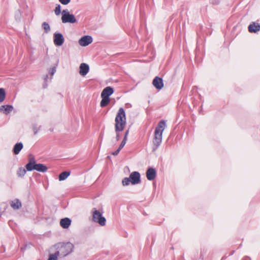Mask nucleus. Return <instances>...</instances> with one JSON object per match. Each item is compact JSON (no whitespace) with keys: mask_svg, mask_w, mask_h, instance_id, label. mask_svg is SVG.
Segmentation results:
<instances>
[{"mask_svg":"<svg viewBox=\"0 0 260 260\" xmlns=\"http://www.w3.org/2000/svg\"><path fill=\"white\" fill-rule=\"evenodd\" d=\"M166 121L161 120L157 124L154 131V138L153 141V151H156L162 142V134L166 127Z\"/></svg>","mask_w":260,"mask_h":260,"instance_id":"f257e3e1","label":"nucleus"},{"mask_svg":"<svg viewBox=\"0 0 260 260\" xmlns=\"http://www.w3.org/2000/svg\"><path fill=\"white\" fill-rule=\"evenodd\" d=\"M93 41V38L89 35H85L82 36L79 40V44L82 47H86L91 44Z\"/></svg>","mask_w":260,"mask_h":260,"instance_id":"1a4fd4ad","label":"nucleus"},{"mask_svg":"<svg viewBox=\"0 0 260 260\" xmlns=\"http://www.w3.org/2000/svg\"><path fill=\"white\" fill-rule=\"evenodd\" d=\"M48 78V75H46L45 77H44V83H43V88H46L48 87V84H47Z\"/></svg>","mask_w":260,"mask_h":260,"instance_id":"c756f323","label":"nucleus"},{"mask_svg":"<svg viewBox=\"0 0 260 260\" xmlns=\"http://www.w3.org/2000/svg\"><path fill=\"white\" fill-rule=\"evenodd\" d=\"M129 176L130 177L131 184L132 185H136L141 183V175L139 172H133L130 174Z\"/></svg>","mask_w":260,"mask_h":260,"instance_id":"6e6552de","label":"nucleus"},{"mask_svg":"<svg viewBox=\"0 0 260 260\" xmlns=\"http://www.w3.org/2000/svg\"><path fill=\"white\" fill-rule=\"evenodd\" d=\"M13 109L14 107L11 105H4L0 106V112L6 115L9 114Z\"/></svg>","mask_w":260,"mask_h":260,"instance_id":"4468645a","label":"nucleus"},{"mask_svg":"<svg viewBox=\"0 0 260 260\" xmlns=\"http://www.w3.org/2000/svg\"><path fill=\"white\" fill-rule=\"evenodd\" d=\"M60 254L59 251H56L54 253L50 254L48 260H57Z\"/></svg>","mask_w":260,"mask_h":260,"instance_id":"412c9836","label":"nucleus"},{"mask_svg":"<svg viewBox=\"0 0 260 260\" xmlns=\"http://www.w3.org/2000/svg\"><path fill=\"white\" fill-rule=\"evenodd\" d=\"M64 42V38L63 35L59 32H55L53 34V42L56 46H62Z\"/></svg>","mask_w":260,"mask_h":260,"instance_id":"423d86ee","label":"nucleus"},{"mask_svg":"<svg viewBox=\"0 0 260 260\" xmlns=\"http://www.w3.org/2000/svg\"><path fill=\"white\" fill-rule=\"evenodd\" d=\"M74 248V245L72 243L68 242L61 246L60 251L63 256H66L73 252Z\"/></svg>","mask_w":260,"mask_h":260,"instance_id":"0eeeda50","label":"nucleus"},{"mask_svg":"<svg viewBox=\"0 0 260 260\" xmlns=\"http://www.w3.org/2000/svg\"><path fill=\"white\" fill-rule=\"evenodd\" d=\"M101 98L102 100L100 102V106L101 107H105L109 104L110 102V98L105 96H101Z\"/></svg>","mask_w":260,"mask_h":260,"instance_id":"aec40b11","label":"nucleus"},{"mask_svg":"<svg viewBox=\"0 0 260 260\" xmlns=\"http://www.w3.org/2000/svg\"><path fill=\"white\" fill-rule=\"evenodd\" d=\"M41 127V126H40L39 127H38L37 124H34L32 125V129L34 131V135H36L38 134L39 131H40V128Z\"/></svg>","mask_w":260,"mask_h":260,"instance_id":"cd10ccee","label":"nucleus"},{"mask_svg":"<svg viewBox=\"0 0 260 260\" xmlns=\"http://www.w3.org/2000/svg\"><path fill=\"white\" fill-rule=\"evenodd\" d=\"M79 73L82 76L86 75L89 71V66L85 63H82L79 67Z\"/></svg>","mask_w":260,"mask_h":260,"instance_id":"ddd939ff","label":"nucleus"},{"mask_svg":"<svg viewBox=\"0 0 260 260\" xmlns=\"http://www.w3.org/2000/svg\"><path fill=\"white\" fill-rule=\"evenodd\" d=\"M114 92V89L111 86H107L105 87L101 93V96H105L110 98L113 93Z\"/></svg>","mask_w":260,"mask_h":260,"instance_id":"2eb2a0df","label":"nucleus"},{"mask_svg":"<svg viewBox=\"0 0 260 260\" xmlns=\"http://www.w3.org/2000/svg\"><path fill=\"white\" fill-rule=\"evenodd\" d=\"M26 246H27V245H25V247H24V248H23V247H21V250L22 251L25 250V249H26Z\"/></svg>","mask_w":260,"mask_h":260,"instance_id":"58836bf2","label":"nucleus"},{"mask_svg":"<svg viewBox=\"0 0 260 260\" xmlns=\"http://www.w3.org/2000/svg\"><path fill=\"white\" fill-rule=\"evenodd\" d=\"M42 27L44 30V32L46 34L50 31V27L48 23L44 22L42 24Z\"/></svg>","mask_w":260,"mask_h":260,"instance_id":"b1692460","label":"nucleus"},{"mask_svg":"<svg viewBox=\"0 0 260 260\" xmlns=\"http://www.w3.org/2000/svg\"><path fill=\"white\" fill-rule=\"evenodd\" d=\"M72 223V220L68 218L65 217L60 219V226L64 229H68L71 225Z\"/></svg>","mask_w":260,"mask_h":260,"instance_id":"dca6fc26","label":"nucleus"},{"mask_svg":"<svg viewBox=\"0 0 260 260\" xmlns=\"http://www.w3.org/2000/svg\"><path fill=\"white\" fill-rule=\"evenodd\" d=\"M115 127H116L117 131L124 129L126 123V117L125 110L123 108L119 109L115 119Z\"/></svg>","mask_w":260,"mask_h":260,"instance_id":"7ed1b4c3","label":"nucleus"},{"mask_svg":"<svg viewBox=\"0 0 260 260\" xmlns=\"http://www.w3.org/2000/svg\"><path fill=\"white\" fill-rule=\"evenodd\" d=\"M235 252V250H232L231 251L230 253L226 255V254L224 255L221 258V260H224L225 259L228 257L230 256H231L232 255H233L234 254V253Z\"/></svg>","mask_w":260,"mask_h":260,"instance_id":"72a5a7b5","label":"nucleus"},{"mask_svg":"<svg viewBox=\"0 0 260 260\" xmlns=\"http://www.w3.org/2000/svg\"><path fill=\"white\" fill-rule=\"evenodd\" d=\"M71 172L70 171H66L61 172L58 176V180L61 181H64L67 179V178L70 175Z\"/></svg>","mask_w":260,"mask_h":260,"instance_id":"6ab92c4d","label":"nucleus"},{"mask_svg":"<svg viewBox=\"0 0 260 260\" xmlns=\"http://www.w3.org/2000/svg\"><path fill=\"white\" fill-rule=\"evenodd\" d=\"M152 84L156 89L161 90L164 86V83L162 78L156 76L152 81Z\"/></svg>","mask_w":260,"mask_h":260,"instance_id":"9b49d317","label":"nucleus"},{"mask_svg":"<svg viewBox=\"0 0 260 260\" xmlns=\"http://www.w3.org/2000/svg\"><path fill=\"white\" fill-rule=\"evenodd\" d=\"M29 156L32 157L28 159V162L25 166L28 172L37 171L41 173H45L47 171L48 167L45 165L37 163L35 157L32 154H30Z\"/></svg>","mask_w":260,"mask_h":260,"instance_id":"f03ea898","label":"nucleus"},{"mask_svg":"<svg viewBox=\"0 0 260 260\" xmlns=\"http://www.w3.org/2000/svg\"><path fill=\"white\" fill-rule=\"evenodd\" d=\"M61 6L60 4H56L55 9L54 10V13L56 16L60 15L62 11H61Z\"/></svg>","mask_w":260,"mask_h":260,"instance_id":"393cba45","label":"nucleus"},{"mask_svg":"<svg viewBox=\"0 0 260 260\" xmlns=\"http://www.w3.org/2000/svg\"><path fill=\"white\" fill-rule=\"evenodd\" d=\"M120 151V150L118 148L117 150H116L115 151H113L112 153V154L114 155V156L117 155L118 154V153H119Z\"/></svg>","mask_w":260,"mask_h":260,"instance_id":"f704fd0d","label":"nucleus"},{"mask_svg":"<svg viewBox=\"0 0 260 260\" xmlns=\"http://www.w3.org/2000/svg\"><path fill=\"white\" fill-rule=\"evenodd\" d=\"M147 179L149 181L153 180L156 177L157 172L156 169L151 167H149L148 168L146 172Z\"/></svg>","mask_w":260,"mask_h":260,"instance_id":"9d476101","label":"nucleus"},{"mask_svg":"<svg viewBox=\"0 0 260 260\" xmlns=\"http://www.w3.org/2000/svg\"><path fill=\"white\" fill-rule=\"evenodd\" d=\"M126 141H127V140H126V138H123V139L118 148L121 150L123 148V147L125 146Z\"/></svg>","mask_w":260,"mask_h":260,"instance_id":"7c9ffc66","label":"nucleus"},{"mask_svg":"<svg viewBox=\"0 0 260 260\" xmlns=\"http://www.w3.org/2000/svg\"><path fill=\"white\" fill-rule=\"evenodd\" d=\"M130 183H131V180L129 176L128 177L124 178L122 181V183L123 186H127L130 184Z\"/></svg>","mask_w":260,"mask_h":260,"instance_id":"a878e982","label":"nucleus"},{"mask_svg":"<svg viewBox=\"0 0 260 260\" xmlns=\"http://www.w3.org/2000/svg\"><path fill=\"white\" fill-rule=\"evenodd\" d=\"M6 96V93L5 89L3 88H0V103L4 101Z\"/></svg>","mask_w":260,"mask_h":260,"instance_id":"4be33fe9","label":"nucleus"},{"mask_svg":"<svg viewBox=\"0 0 260 260\" xmlns=\"http://www.w3.org/2000/svg\"><path fill=\"white\" fill-rule=\"evenodd\" d=\"M154 240H153V239H152V244H154Z\"/></svg>","mask_w":260,"mask_h":260,"instance_id":"37998d69","label":"nucleus"},{"mask_svg":"<svg viewBox=\"0 0 260 260\" xmlns=\"http://www.w3.org/2000/svg\"><path fill=\"white\" fill-rule=\"evenodd\" d=\"M128 134H129V128L128 129H127L126 131H125L123 138H126V140H127V136L128 135Z\"/></svg>","mask_w":260,"mask_h":260,"instance_id":"e433bc0d","label":"nucleus"},{"mask_svg":"<svg viewBox=\"0 0 260 260\" xmlns=\"http://www.w3.org/2000/svg\"><path fill=\"white\" fill-rule=\"evenodd\" d=\"M248 31L251 33H257L260 30V24L252 22L248 26Z\"/></svg>","mask_w":260,"mask_h":260,"instance_id":"f8f14e48","label":"nucleus"},{"mask_svg":"<svg viewBox=\"0 0 260 260\" xmlns=\"http://www.w3.org/2000/svg\"><path fill=\"white\" fill-rule=\"evenodd\" d=\"M103 212H100L95 208L92 209V220L94 222L99 224L101 226H104L106 223V219L103 216Z\"/></svg>","mask_w":260,"mask_h":260,"instance_id":"20e7f679","label":"nucleus"},{"mask_svg":"<svg viewBox=\"0 0 260 260\" xmlns=\"http://www.w3.org/2000/svg\"><path fill=\"white\" fill-rule=\"evenodd\" d=\"M57 66V64H56L55 66L51 67L49 69L48 72L51 75V76H53L55 73L56 72Z\"/></svg>","mask_w":260,"mask_h":260,"instance_id":"bb28decb","label":"nucleus"},{"mask_svg":"<svg viewBox=\"0 0 260 260\" xmlns=\"http://www.w3.org/2000/svg\"><path fill=\"white\" fill-rule=\"evenodd\" d=\"M26 246H27V245H25V247H24V248H23V247H21V250L22 251L25 250V249H26Z\"/></svg>","mask_w":260,"mask_h":260,"instance_id":"ea45409f","label":"nucleus"},{"mask_svg":"<svg viewBox=\"0 0 260 260\" xmlns=\"http://www.w3.org/2000/svg\"><path fill=\"white\" fill-rule=\"evenodd\" d=\"M210 3L213 5H218L220 4L219 0H210Z\"/></svg>","mask_w":260,"mask_h":260,"instance_id":"473e14b6","label":"nucleus"},{"mask_svg":"<svg viewBox=\"0 0 260 260\" xmlns=\"http://www.w3.org/2000/svg\"><path fill=\"white\" fill-rule=\"evenodd\" d=\"M23 148V144L22 142L16 143L13 148V152L14 154H18Z\"/></svg>","mask_w":260,"mask_h":260,"instance_id":"a211bd4d","label":"nucleus"},{"mask_svg":"<svg viewBox=\"0 0 260 260\" xmlns=\"http://www.w3.org/2000/svg\"><path fill=\"white\" fill-rule=\"evenodd\" d=\"M71 0H58L59 3H60L63 5H67L70 2Z\"/></svg>","mask_w":260,"mask_h":260,"instance_id":"2f4dec72","label":"nucleus"},{"mask_svg":"<svg viewBox=\"0 0 260 260\" xmlns=\"http://www.w3.org/2000/svg\"><path fill=\"white\" fill-rule=\"evenodd\" d=\"M123 129H119L118 131H117L116 129V127H115V131L116 132V140L117 141H118L119 140H120V134L119 133L121 131H122Z\"/></svg>","mask_w":260,"mask_h":260,"instance_id":"c85d7f7f","label":"nucleus"},{"mask_svg":"<svg viewBox=\"0 0 260 260\" xmlns=\"http://www.w3.org/2000/svg\"><path fill=\"white\" fill-rule=\"evenodd\" d=\"M10 205L13 209L18 210L21 207L22 204L18 199H15L13 201H11Z\"/></svg>","mask_w":260,"mask_h":260,"instance_id":"f3484780","label":"nucleus"},{"mask_svg":"<svg viewBox=\"0 0 260 260\" xmlns=\"http://www.w3.org/2000/svg\"><path fill=\"white\" fill-rule=\"evenodd\" d=\"M20 16H21V14H20V11H19L18 13L16 14L15 15L16 19L20 20Z\"/></svg>","mask_w":260,"mask_h":260,"instance_id":"c9c22d12","label":"nucleus"},{"mask_svg":"<svg viewBox=\"0 0 260 260\" xmlns=\"http://www.w3.org/2000/svg\"><path fill=\"white\" fill-rule=\"evenodd\" d=\"M27 171H28V170L25 167V168H23V167H20L19 168V170L18 171L17 174L19 176L23 177Z\"/></svg>","mask_w":260,"mask_h":260,"instance_id":"5701e85b","label":"nucleus"},{"mask_svg":"<svg viewBox=\"0 0 260 260\" xmlns=\"http://www.w3.org/2000/svg\"><path fill=\"white\" fill-rule=\"evenodd\" d=\"M126 105H128V106H130L131 107L132 106L131 104H129V103H127V104H126Z\"/></svg>","mask_w":260,"mask_h":260,"instance_id":"79ce46f5","label":"nucleus"},{"mask_svg":"<svg viewBox=\"0 0 260 260\" xmlns=\"http://www.w3.org/2000/svg\"><path fill=\"white\" fill-rule=\"evenodd\" d=\"M126 105H128V106H130L131 107L132 106L131 104H129V103H127V104H126Z\"/></svg>","mask_w":260,"mask_h":260,"instance_id":"a19ab883","label":"nucleus"},{"mask_svg":"<svg viewBox=\"0 0 260 260\" xmlns=\"http://www.w3.org/2000/svg\"><path fill=\"white\" fill-rule=\"evenodd\" d=\"M242 260H251V258L249 257L246 256L244 257H243V258Z\"/></svg>","mask_w":260,"mask_h":260,"instance_id":"4c0bfd02","label":"nucleus"},{"mask_svg":"<svg viewBox=\"0 0 260 260\" xmlns=\"http://www.w3.org/2000/svg\"><path fill=\"white\" fill-rule=\"evenodd\" d=\"M61 21L62 23H75L77 22V20L75 15L71 14L68 9H64L62 11Z\"/></svg>","mask_w":260,"mask_h":260,"instance_id":"39448f33","label":"nucleus"}]
</instances>
